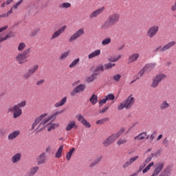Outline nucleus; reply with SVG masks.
<instances>
[{
	"label": "nucleus",
	"instance_id": "nucleus-25",
	"mask_svg": "<svg viewBox=\"0 0 176 176\" xmlns=\"http://www.w3.org/2000/svg\"><path fill=\"white\" fill-rule=\"evenodd\" d=\"M170 107V103L167 100H164L160 105V109L161 111H164V109H167V108Z\"/></svg>",
	"mask_w": 176,
	"mask_h": 176
},
{
	"label": "nucleus",
	"instance_id": "nucleus-33",
	"mask_svg": "<svg viewBox=\"0 0 176 176\" xmlns=\"http://www.w3.org/2000/svg\"><path fill=\"white\" fill-rule=\"evenodd\" d=\"M63 149H64V145L60 146V147L58 148V151L55 154L56 159H60V157L63 154Z\"/></svg>",
	"mask_w": 176,
	"mask_h": 176
},
{
	"label": "nucleus",
	"instance_id": "nucleus-40",
	"mask_svg": "<svg viewBox=\"0 0 176 176\" xmlns=\"http://www.w3.org/2000/svg\"><path fill=\"white\" fill-rule=\"evenodd\" d=\"M104 65V69L108 70V69H111V68H113V67H115L116 64L109 62L107 63H105Z\"/></svg>",
	"mask_w": 176,
	"mask_h": 176
},
{
	"label": "nucleus",
	"instance_id": "nucleus-58",
	"mask_svg": "<svg viewBox=\"0 0 176 176\" xmlns=\"http://www.w3.org/2000/svg\"><path fill=\"white\" fill-rule=\"evenodd\" d=\"M43 83H45V80L41 79L37 81L36 84L37 86H41V85H43Z\"/></svg>",
	"mask_w": 176,
	"mask_h": 176
},
{
	"label": "nucleus",
	"instance_id": "nucleus-20",
	"mask_svg": "<svg viewBox=\"0 0 176 176\" xmlns=\"http://www.w3.org/2000/svg\"><path fill=\"white\" fill-rule=\"evenodd\" d=\"M20 160H21V153H16L11 158L12 163H13L14 164L16 163H19Z\"/></svg>",
	"mask_w": 176,
	"mask_h": 176
},
{
	"label": "nucleus",
	"instance_id": "nucleus-39",
	"mask_svg": "<svg viewBox=\"0 0 176 176\" xmlns=\"http://www.w3.org/2000/svg\"><path fill=\"white\" fill-rule=\"evenodd\" d=\"M104 71H105L104 65H100L95 69L94 72H104Z\"/></svg>",
	"mask_w": 176,
	"mask_h": 176
},
{
	"label": "nucleus",
	"instance_id": "nucleus-43",
	"mask_svg": "<svg viewBox=\"0 0 176 176\" xmlns=\"http://www.w3.org/2000/svg\"><path fill=\"white\" fill-rule=\"evenodd\" d=\"M26 46L27 45L24 43H19V45H18L19 52H23V50H24V49H25Z\"/></svg>",
	"mask_w": 176,
	"mask_h": 176
},
{
	"label": "nucleus",
	"instance_id": "nucleus-6",
	"mask_svg": "<svg viewBox=\"0 0 176 176\" xmlns=\"http://www.w3.org/2000/svg\"><path fill=\"white\" fill-rule=\"evenodd\" d=\"M166 78H167V76H166V74H157L155 77L153 78V82L151 85V87H152L153 89H156V87L159 86V83H160L162 80H164Z\"/></svg>",
	"mask_w": 176,
	"mask_h": 176
},
{
	"label": "nucleus",
	"instance_id": "nucleus-13",
	"mask_svg": "<svg viewBox=\"0 0 176 176\" xmlns=\"http://www.w3.org/2000/svg\"><path fill=\"white\" fill-rule=\"evenodd\" d=\"M107 20H109L111 24L115 25V24L119 23V20H120V14L118 13H113L108 17Z\"/></svg>",
	"mask_w": 176,
	"mask_h": 176
},
{
	"label": "nucleus",
	"instance_id": "nucleus-4",
	"mask_svg": "<svg viewBox=\"0 0 176 176\" xmlns=\"http://www.w3.org/2000/svg\"><path fill=\"white\" fill-rule=\"evenodd\" d=\"M135 102V98L133 97V95L129 96L126 100L123 101L120 105L118 106V111H122V109H131V107L134 105Z\"/></svg>",
	"mask_w": 176,
	"mask_h": 176
},
{
	"label": "nucleus",
	"instance_id": "nucleus-1",
	"mask_svg": "<svg viewBox=\"0 0 176 176\" xmlns=\"http://www.w3.org/2000/svg\"><path fill=\"white\" fill-rule=\"evenodd\" d=\"M60 113H61V111H56L45 119L43 118L47 116V113L41 115L35 119L34 122L32 126V130H34V129L36 127V130H37V132L43 131V130L47 127L46 123H47V122H50V120H52V119H56V116H57V115H60Z\"/></svg>",
	"mask_w": 176,
	"mask_h": 176
},
{
	"label": "nucleus",
	"instance_id": "nucleus-64",
	"mask_svg": "<svg viewBox=\"0 0 176 176\" xmlns=\"http://www.w3.org/2000/svg\"><path fill=\"white\" fill-rule=\"evenodd\" d=\"M38 32H39V30H36L34 31L32 34V35H36V34H38Z\"/></svg>",
	"mask_w": 176,
	"mask_h": 176
},
{
	"label": "nucleus",
	"instance_id": "nucleus-7",
	"mask_svg": "<svg viewBox=\"0 0 176 176\" xmlns=\"http://www.w3.org/2000/svg\"><path fill=\"white\" fill-rule=\"evenodd\" d=\"M165 163L163 162H158L155 164V169L151 176H157L162 171H163V168H164Z\"/></svg>",
	"mask_w": 176,
	"mask_h": 176
},
{
	"label": "nucleus",
	"instance_id": "nucleus-53",
	"mask_svg": "<svg viewBox=\"0 0 176 176\" xmlns=\"http://www.w3.org/2000/svg\"><path fill=\"white\" fill-rule=\"evenodd\" d=\"M9 38H10V34H6L5 37H0V43L3 41H6V39H9Z\"/></svg>",
	"mask_w": 176,
	"mask_h": 176
},
{
	"label": "nucleus",
	"instance_id": "nucleus-57",
	"mask_svg": "<svg viewBox=\"0 0 176 176\" xmlns=\"http://www.w3.org/2000/svg\"><path fill=\"white\" fill-rule=\"evenodd\" d=\"M109 109V107L107 106L104 107L102 110H100L99 113H104V112H107V111H108Z\"/></svg>",
	"mask_w": 176,
	"mask_h": 176
},
{
	"label": "nucleus",
	"instance_id": "nucleus-41",
	"mask_svg": "<svg viewBox=\"0 0 176 176\" xmlns=\"http://www.w3.org/2000/svg\"><path fill=\"white\" fill-rule=\"evenodd\" d=\"M75 151V148H72L69 150V152H68L66 155V159L67 160H71V156H72V154Z\"/></svg>",
	"mask_w": 176,
	"mask_h": 176
},
{
	"label": "nucleus",
	"instance_id": "nucleus-45",
	"mask_svg": "<svg viewBox=\"0 0 176 176\" xmlns=\"http://www.w3.org/2000/svg\"><path fill=\"white\" fill-rule=\"evenodd\" d=\"M71 6V3H63L59 6V8L62 9H68Z\"/></svg>",
	"mask_w": 176,
	"mask_h": 176
},
{
	"label": "nucleus",
	"instance_id": "nucleus-17",
	"mask_svg": "<svg viewBox=\"0 0 176 176\" xmlns=\"http://www.w3.org/2000/svg\"><path fill=\"white\" fill-rule=\"evenodd\" d=\"M140 158V156L136 155L135 157H131L128 161H126L123 165L122 168H127L129 166H131L134 162H136V160H138Z\"/></svg>",
	"mask_w": 176,
	"mask_h": 176
},
{
	"label": "nucleus",
	"instance_id": "nucleus-12",
	"mask_svg": "<svg viewBox=\"0 0 176 176\" xmlns=\"http://www.w3.org/2000/svg\"><path fill=\"white\" fill-rule=\"evenodd\" d=\"M85 34V30L83 28L79 29L76 31L73 35L70 36L69 38V42H74V41H76L78 38H80L82 35Z\"/></svg>",
	"mask_w": 176,
	"mask_h": 176
},
{
	"label": "nucleus",
	"instance_id": "nucleus-22",
	"mask_svg": "<svg viewBox=\"0 0 176 176\" xmlns=\"http://www.w3.org/2000/svg\"><path fill=\"white\" fill-rule=\"evenodd\" d=\"M20 131H14V132L10 133L8 135V140L12 141V140H14V138H17L19 135H20Z\"/></svg>",
	"mask_w": 176,
	"mask_h": 176
},
{
	"label": "nucleus",
	"instance_id": "nucleus-26",
	"mask_svg": "<svg viewBox=\"0 0 176 176\" xmlns=\"http://www.w3.org/2000/svg\"><path fill=\"white\" fill-rule=\"evenodd\" d=\"M38 170H39L38 166H33L30 169V172L28 173V176H34L36 174Z\"/></svg>",
	"mask_w": 176,
	"mask_h": 176
},
{
	"label": "nucleus",
	"instance_id": "nucleus-3",
	"mask_svg": "<svg viewBox=\"0 0 176 176\" xmlns=\"http://www.w3.org/2000/svg\"><path fill=\"white\" fill-rule=\"evenodd\" d=\"M27 105V102L25 100H23L17 104L14 105L8 109V112H13V118L16 119L19 118V116H21V113H23V111L20 108H23Z\"/></svg>",
	"mask_w": 176,
	"mask_h": 176
},
{
	"label": "nucleus",
	"instance_id": "nucleus-8",
	"mask_svg": "<svg viewBox=\"0 0 176 176\" xmlns=\"http://www.w3.org/2000/svg\"><path fill=\"white\" fill-rule=\"evenodd\" d=\"M86 89V85L80 84L76 87L71 91L70 94L72 97H75L78 93H83Z\"/></svg>",
	"mask_w": 176,
	"mask_h": 176
},
{
	"label": "nucleus",
	"instance_id": "nucleus-37",
	"mask_svg": "<svg viewBox=\"0 0 176 176\" xmlns=\"http://www.w3.org/2000/svg\"><path fill=\"white\" fill-rule=\"evenodd\" d=\"M122 57V55H119L118 56H111L110 58H109V61H110V63H116V61H119V59H120Z\"/></svg>",
	"mask_w": 176,
	"mask_h": 176
},
{
	"label": "nucleus",
	"instance_id": "nucleus-16",
	"mask_svg": "<svg viewBox=\"0 0 176 176\" xmlns=\"http://www.w3.org/2000/svg\"><path fill=\"white\" fill-rule=\"evenodd\" d=\"M76 118H77L78 122L82 123V124L85 126V127H87L88 129H90V127H91V124H90V123H89V122H87V120H86V119H85V117H83V116H82L81 114L77 115Z\"/></svg>",
	"mask_w": 176,
	"mask_h": 176
},
{
	"label": "nucleus",
	"instance_id": "nucleus-24",
	"mask_svg": "<svg viewBox=\"0 0 176 176\" xmlns=\"http://www.w3.org/2000/svg\"><path fill=\"white\" fill-rule=\"evenodd\" d=\"M156 67V63H149L145 65V67H143L144 69L146 72H151V69H153Z\"/></svg>",
	"mask_w": 176,
	"mask_h": 176
},
{
	"label": "nucleus",
	"instance_id": "nucleus-61",
	"mask_svg": "<svg viewBox=\"0 0 176 176\" xmlns=\"http://www.w3.org/2000/svg\"><path fill=\"white\" fill-rule=\"evenodd\" d=\"M163 144H164V145H168V139H167V138H166L164 140Z\"/></svg>",
	"mask_w": 176,
	"mask_h": 176
},
{
	"label": "nucleus",
	"instance_id": "nucleus-38",
	"mask_svg": "<svg viewBox=\"0 0 176 176\" xmlns=\"http://www.w3.org/2000/svg\"><path fill=\"white\" fill-rule=\"evenodd\" d=\"M153 166H155V162H151L144 169H143V174H146V173H148V171L151 170V167H153Z\"/></svg>",
	"mask_w": 176,
	"mask_h": 176
},
{
	"label": "nucleus",
	"instance_id": "nucleus-21",
	"mask_svg": "<svg viewBox=\"0 0 176 176\" xmlns=\"http://www.w3.org/2000/svg\"><path fill=\"white\" fill-rule=\"evenodd\" d=\"M101 54V50H96L88 55L89 59L94 58V57H98Z\"/></svg>",
	"mask_w": 176,
	"mask_h": 176
},
{
	"label": "nucleus",
	"instance_id": "nucleus-30",
	"mask_svg": "<svg viewBox=\"0 0 176 176\" xmlns=\"http://www.w3.org/2000/svg\"><path fill=\"white\" fill-rule=\"evenodd\" d=\"M46 159V153H41L39 156L37 160L38 163L39 164H43V163H45V160Z\"/></svg>",
	"mask_w": 176,
	"mask_h": 176
},
{
	"label": "nucleus",
	"instance_id": "nucleus-48",
	"mask_svg": "<svg viewBox=\"0 0 176 176\" xmlns=\"http://www.w3.org/2000/svg\"><path fill=\"white\" fill-rule=\"evenodd\" d=\"M94 80H96V75L94 74H92L91 76H90L87 78V82H88V83L94 82Z\"/></svg>",
	"mask_w": 176,
	"mask_h": 176
},
{
	"label": "nucleus",
	"instance_id": "nucleus-49",
	"mask_svg": "<svg viewBox=\"0 0 176 176\" xmlns=\"http://www.w3.org/2000/svg\"><path fill=\"white\" fill-rule=\"evenodd\" d=\"M153 156H155V155L153 153H151L144 161V164H148V163H149V162H151V160H152V157H153Z\"/></svg>",
	"mask_w": 176,
	"mask_h": 176
},
{
	"label": "nucleus",
	"instance_id": "nucleus-59",
	"mask_svg": "<svg viewBox=\"0 0 176 176\" xmlns=\"http://www.w3.org/2000/svg\"><path fill=\"white\" fill-rule=\"evenodd\" d=\"M145 166H146V164H144V162L143 164L140 165V168H140V171H142L145 168Z\"/></svg>",
	"mask_w": 176,
	"mask_h": 176
},
{
	"label": "nucleus",
	"instance_id": "nucleus-52",
	"mask_svg": "<svg viewBox=\"0 0 176 176\" xmlns=\"http://www.w3.org/2000/svg\"><path fill=\"white\" fill-rule=\"evenodd\" d=\"M107 100L106 98L100 100L98 101L99 107H102V104H107Z\"/></svg>",
	"mask_w": 176,
	"mask_h": 176
},
{
	"label": "nucleus",
	"instance_id": "nucleus-2",
	"mask_svg": "<svg viewBox=\"0 0 176 176\" xmlns=\"http://www.w3.org/2000/svg\"><path fill=\"white\" fill-rule=\"evenodd\" d=\"M124 131H126V128L122 127L117 133L111 134L110 136L104 140L102 144L104 146H109V145L113 144V142H115V141H116L120 137V135L124 133Z\"/></svg>",
	"mask_w": 176,
	"mask_h": 176
},
{
	"label": "nucleus",
	"instance_id": "nucleus-62",
	"mask_svg": "<svg viewBox=\"0 0 176 176\" xmlns=\"http://www.w3.org/2000/svg\"><path fill=\"white\" fill-rule=\"evenodd\" d=\"M80 81H76L72 84V86L75 87V86H78L79 85Z\"/></svg>",
	"mask_w": 176,
	"mask_h": 176
},
{
	"label": "nucleus",
	"instance_id": "nucleus-51",
	"mask_svg": "<svg viewBox=\"0 0 176 176\" xmlns=\"http://www.w3.org/2000/svg\"><path fill=\"white\" fill-rule=\"evenodd\" d=\"M24 0H19L15 5L13 6L12 9H17Z\"/></svg>",
	"mask_w": 176,
	"mask_h": 176
},
{
	"label": "nucleus",
	"instance_id": "nucleus-54",
	"mask_svg": "<svg viewBox=\"0 0 176 176\" xmlns=\"http://www.w3.org/2000/svg\"><path fill=\"white\" fill-rule=\"evenodd\" d=\"M100 160H101V157L97 158L90 164V167H93V166H96V164H98Z\"/></svg>",
	"mask_w": 176,
	"mask_h": 176
},
{
	"label": "nucleus",
	"instance_id": "nucleus-32",
	"mask_svg": "<svg viewBox=\"0 0 176 176\" xmlns=\"http://www.w3.org/2000/svg\"><path fill=\"white\" fill-rule=\"evenodd\" d=\"M70 53L71 52L69 51H67V52L62 53L59 56L60 61H64V60H67V57H68V56H69Z\"/></svg>",
	"mask_w": 176,
	"mask_h": 176
},
{
	"label": "nucleus",
	"instance_id": "nucleus-11",
	"mask_svg": "<svg viewBox=\"0 0 176 176\" xmlns=\"http://www.w3.org/2000/svg\"><path fill=\"white\" fill-rule=\"evenodd\" d=\"M175 45H176L175 41H170V42L168 43L167 44H166L163 47H162V46L157 47L155 50V52H159V50H160V52H166V50L171 49V47H173V46H175Z\"/></svg>",
	"mask_w": 176,
	"mask_h": 176
},
{
	"label": "nucleus",
	"instance_id": "nucleus-14",
	"mask_svg": "<svg viewBox=\"0 0 176 176\" xmlns=\"http://www.w3.org/2000/svg\"><path fill=\"white\" fill-rule=\"evenodd\" d=\"M65 30H67V25H64L62 28H59L52 35L51 40L53 41V39L58 38V36H60V35H61V34H63L64 31H65Z\"/></svg>",
	"mask_w": 176,
	"mask_h": 176
},
{
	"label": "nucleus",
	"instance_id": "nucleus-42",
	"mask_svg": "<svg viewBox=\"0 0 176 176\" xmlns=\"http://www.w3.org/2000/svg\"><path fill=\"white\" fill-rule=\"evenodd\" d=\"M145 72H146L144 67L138 73V74L136 75L137 78L136 79H140L141 78H142V76H144V74H145Z\"/></svg>",
	"mask_w": 176,
	"mask_h": 176
},
{
	"label": "nucleus",
	"instance_id": "nucleus-63",
	"mask_svg": "<svg viewBox=\"0 0 176 176\" xmlns=\"http://www.w3.org/2000/svg\"><path fill=\"white\" fill-rule=\"evenodd\" d=\"M8 16H9V15L8 14V13H6V14H3L0 15V19H2V17H8Z\"/></svg>",
	"mask_w": 176,
	"mask_h": 176
},
{
	"label": "nucleus",
	"instance_id": "nucleus-50",
	"mask_svg": "<svg viewBox=\"0 0 176 176\" xmlns=\"http://www.w3.org/2000/svg\"><path fill=\"white\" fill-rule=\"evenodd\" d=\"M107 120H108V118H103L102 120H98V121H96V124H104V123H105Z\"/></svg>",
	"mask_w": 176,
	"mask_h": 176
},
{
	"label": "nucleus",
	"instance_id": "nucleus-29",
	"mask_svg": "<svg viewBox=\"0 0 176 176\" xmlns=\"http://www.w3.org/2000/svg\"><path fill=\"white\" fill-rule=\"evenodd\" d=\"M112 25H113V24H111V23L110 22L109 20L107 19V21H106L101 26V28L102 30H108L109 28H111V27H112Z\"/></svg>",
	"mask_w": 176,
	"mask_h": 176
},
{
	"label": "nucleus",
	"instance_id": "nucleus-31",
	"mask_svg": "<svg viewBox=\"0 0 176 176\" xmlns=\"http://www.w3.org/2000/svg\"><path fill=\"white\" fill-rule=\"evenodd\" d=\"M89 101L92 105H96L97 102H98V96L96 94H93L91 97L89 98Z\"/></svg>",
	"mask_w": 176,
	"mask_h": 176
},
{
	"label": "nucleus",
	"instance_id": "nucleus-23",
	"mask_svg": "<svg viewBox=\"0 0 176 176\" xmlns=\"http://www.w3.org/2000/svg\"><path fill=\"white\" fill-rule=\"evenodd\" d=\"M148 138V136L145 132L141 133L138 136L134 138L135 141H141L142 140H145Z\"/></svg>",
	"mask_w": 176,
	"mask_h": 176
},
{
	"label": "nucleus",
	"instance_id": "nucleus-15",
	"mask_svg": "<svg viewBox=\"0 0 176 176\" xmlns=\"http://www.w3.org/2000/svg\"><path fill=\"white\" fill-rule=\"evenodd\" d=\"M105 10V7L102 6L99 9L96 10L89 14V19H94V17H98L102 12Z\"/></svg>",
	"mask_w": 176,
	"mask_h": 176
},
{
	"label": "nucleus",
	"instance_id": "nucleus-10",
	"mask_svg": "<svg viewBox=\"0 0 176 176\" xmlns=\"http://www.w3.org/2000/svg\"><path fill=\"white\" fill-rule=\"evenodd\" d=\"M39 69V65H34L33 67L30 68L26 74L23 75L24 79H30L35 72Z\"/></svg>",
	"mask_w": 176,
	"mask_h": 176
},
{
	"label": "nucleus",
	"instance_id": "nucleus-19",
	"mask_svg": "<svg viewBox=\"0 0 176 176\" xmlns=\"http://www.w3.org/2000/svg\"><path fill=\"white\" fill-rule=\"evenodd\" d=\"M72 129H78V125L76 124V122H75V120L69 122L66 126L65 130L66 131H71Z\"/></svg>",
	"mask_w": 176,
	"mask_h": 176
},
{
	"label": "nucleus",
	"instance_id": "nucleus-18",
	"mask_svg": "<svg viewBox=\"0 0 176 176\" xmlns=\"http://www.w3.org/2000/svg\"><path fill=\"white\" fill-rule=\"evenodd\" d=\"M140 58V54L133 53L129 56L128 64H131V63H135Z\"/></svg>",
	"mask_w": 176,
	"mask_h": 176
},
{
	"label": "nucleus",
	"instance_id": "nucleus-55",
	"mask_svg": "<svg viewBox=\"0 0 176 176\" xmlns=\"http://www.w3.org/2000/svg\"><path fill=\"white\" fill-rule=\"evenodd\" d=\"M12 2H13V0H7L6 3L1 4V8H5V5H10Z\"/></svg>",
	"mask_w": 176,
	"mask_h": 176
},
{
	"label": "nucleus",
	"instance_id": "nucleus-5",
	"mask_svg": "<svg viewBox=\"0 0 176 176\" xmlns=\"http://www.w3.org/2000/svg\"><path fill=\"white\" fill-rule=\"evenodd\" d=\"M31 52V48L25 50L22 53L18 54L15 57V60L18 64H24L27 63L28 57H30V52Z\"/></svg>",
	"mask_w": 176,
	"mask_h": 176
},
{
	"label": "nucleus",
	"instance_id": "nucleus-56",
	"mask_svg": "<svg viewBox=\"0 0 176 176\" xmlns=\"http://www.w3.org/2000/svg\"><path fill=\"white\" fill-rule=\"evenodd\" d=\"M170 10L171 12H176V0L175 1V3L170 6Z\"/></svg>",
	"mask_w": 176,
	"mask_h": 176
},
{
	"label": "nucleus",
	"instance_id": "nucleus-27",
	"mask_svg": "<svg viewBox=\"0 0 176 176\" xmlns=\"http://www.w3.org/2000/svg\"><path fill=\"white\" fill-rule=\"evenodd\" d=\"M58 126H60L59 124L56 123H49L47 124V131H52V130H54L55 129H57V127H58Z\"/></svg>",
	"mask_w": 176,
	"mask_h": 176
},
{
	"label": "nucleus",
	"instance_id": "nucleus-60",
	"mask_svg": "<svg viewBox=\"0 0 176 176\" xmlns=\"http://www.w3.org/2000/svg\"><path fill=\"white\" fill-rule=\"evenodd\" d=\"M8 25H6V26H4V27H3V28H0V32H3V31H5L6 30H8Z\"/></svg>",
	"mask_w": 176,
	"mask_h": 176
},
{
	"label": "nucleus",
	"instance_id": "nucleus-44",
	"mask_svg": "<svg viewBox=\"0 0 176 176\" xmlns=\"http://www.w3.org/2000/svg\"><path fill=\"white\" fill-rule=\"evenodd\" d=\"M107 101H112L115 100V95L113 94H109L106 97H105Z\"/></svg>",
	"mask_w": 176,
	"mask_h": 176
},
{
	"label": "nucleus",
	"instance_id": "nucleus-47",
	"mask_svg": "<svg viewBox=\"0 0 176 176\" xmlns=\"http://www.w3.org/2000/svg\"><path fill=\"white\" fill-rule=\"evenodd\" d=\"M122 78V75L120 74H116L113 76V80H115V82H120V79Z\"/></svg>",
	"mask_w": 176,
	"mask_h": 176
},
{
	"label": "nucleus",
	"instance_id": "nucleus-34",
	"mask_svg": "<svg viewBox=\"0 0 176 176\" xmlns=\"http://www.w3.org/2000/svg\"><path fill=\"white\" fill-rule=\"evenodd\" d=\"M79 61H80V59L79 58L74 59L69 65V68H75V67H76V65H78V64L79 63Z\"/></svg>",
	"mask_w": 176,
	"mask_h": 176
},
{
	"label": "nucleus",
	"instance_id": "nucleus-35",
	"mask_svg": "<svg viewBox=\"0 0 176 176\" xmlns=\"http://www.w3.org/2000/svg\"><path fill=\"white\" fill-rule=\"evenodd\" d=\"M171 171V169L170 167H166L164 171L160 174V176H168L170 175V173Z\"/></svg>",
	"mask_w": 176,
	"mask_h": 176
},
{
	"label": "nucleus",
	"instance_id": "nucleus-28",
	"mask_svg": "<svg viewBox=\"0 0 176 176\" xmlns=\"http://www.w3.org/2000/svg\"><path fill=\"white\" fill-rule=\"evenodd\" d=\"M67 102V96H65L63 98L61 99L60 102H57L54 104L55 108H59V107H63Z\"/></svg>",
	"mask_w": 176,
	"mask_h": 176
},
{
	"label": "nucleus",
	"instance_id": "nucleus-36",
	"mask_svg": "<svg viewBox=\"0 0 176 176\" xmlns=\"http://www.w3.org/2000/svg\"><path fill=\"white\" fill-rule=\"evenodd\" d=\"M124 144H127V139L126 138H121L117 142V145H124Z\"/></svg>",
	"mask_w": 176,
	"mask_h": 176
},
{
	"label": "nucleus",
	"instance_id": "nucleus-46",
	"mask_svg": "<svg viewBox=\"0 0 176 176\" xmlns=\"http://www.w3.org/2000/svg\"><path fill=\"white\" fill-rule=\"evenodd\" d=\"M111 38H104L102 41V45H103V46H105L107 45H109V43H111Z\"/></svg>",
	"mask_w": 176,
	"mask_h": 176
},
{
	"label": "nucleus",
	"instance_id": "nucleus-9",
	"mask_svg": "<svg viewBox=\"0 0 176 176\" xmlns=\"http://www.w3.org/2000/svg\"><path fill=\"white\" fill-rule=\"evenodd\" d=\"M159 32V26L158 25H153L148 28L146 32V36L148 38H153L156 36V34Z\"/></svg>",
	"mask_w": 176,
	"mask_h": 176
}]
</instances>
